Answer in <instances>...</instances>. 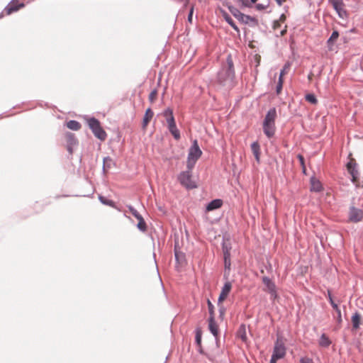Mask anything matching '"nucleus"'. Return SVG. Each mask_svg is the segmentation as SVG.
I'll use <instances>...</instances> for the list:
<instances>
[{
	"label": "nucleus",
	"instance_id": "obj_37",
	"mask_svg": "<svg viewBox=\"0 0 363 363\" xmlns=\"http://www.w3.org/2000/svg\"><path fill=\"white\" fill-rule=\"evenodd\" d=\"M157 91L156 89L152 90L149 95V100L152 102L156 99Z\"/></svg>",
	"mask_w": 363,
	"mask_h": 363
},
{
	"label": "nucleus",
	"instance_id": "obj_30",
	"mask_svg": "<svg viewBox=\"0 0 363 363\" xmlns=\"http://www.w3.org/2000/svg\"><path fill=\"white\" fill-rule=\"evenodd\" d=\"M99 201H100L102 203H104V204H105V205H107V206H113V204H114V203H113V201L112 200H109V199H108L105 198V197H104V196H99Z\"/></svg>",
	"mask_w": 363,
	"mask_h": 363
},
{
	"label": "nucleus",
	"instance_id": "obj_19",
	"mask_svg": "<svg viewBox=\"0 0 363 363\" xmlns=\"http://www.w3.org/2000/svg\"><path fill=\"white\" fill-rule=\"evenodd\" d=\"M23 4L16 5L13 2H11L4 9L6 14L9 15L13 12L17 11L20 8L23 7Z\"/></svg>",
	"mask_w": 363,
	"mask_h": 363
},
{
	"label": "nucleus",
	"instance_id": "obj_2",
	"mask_svg": "<svg viewBox=\"0 0 363 363\" xmlns=\"http://www.w3.org/2000/svg\"><path fill=\"white\" fill-rule=\"evenodd\" d=\"M277 110L275 108H271L267 113L263 121V132L264 135L271 138L274 135L276 127L275 120L277 118Z\"/></svg>",
	"mask_w": 363,
	"mask_h": 363
},
{
	"label": "nucleus",
	"instance_id": "obj_38",
	"mask_svg": "<svg viewBox=\"0 0 363 363\" xmlns=\"http://www.w3.org/2000/svg\"><path fill=\"white\" fill-rule=\"evenodd\" d=\"M298 158L301 165L302 166L303 172L305 173L306 167H305V164H304V157L301 155H298Z\"/></svg>",
	"mask_w": 363,
	"mask_h": 363
},
{
	"label": "nucleus",
	"instance_id": "obj_28",
	"mask_svg": "<svg viewBox=\"0 0 363 363\" xmlns=\"http://www.w3.org/2000/svg\"><path fill=\"white\" fill-rule=\"evenodd\" d=\"M305 99L308 102L312 104H316L318 103V100L313 94H306Z\"/></svg>",
	"mask_w": 363,
	"mask_h": 363
},
{
	"label": "nucleus",
	"instance_id": "obj_48",
	"mask_svg": "<svg viewBox=\"0 0 363 363\" xmlns=\"http://www.w3.org/2000/svg\"><path fill=\"white\" fill-rule=\"evenodd\" d=\"M174 255H175V259L179 261V259H180V257L182 256V253H179V252H177V250H175V252H174Z\"/></svg>",
	"mask_w": 363,
	"mask_h": 363
},
{
	"label": "nucleus",
	"instance_id": "obj_51",
	"mask_svg": "<svg viewBox=\"0 0 363 363\" xmlns=\"http://www.w3.org/2000/svg\"><path fill=\"white\" fill-rule=\"evenodd\" d=\"M275 1L279 6H281L283 4V3L286 1V0H275Z\"/></svg>",
	"mask_w": 363,
	"mask_h": 363
},
{
	"label": "nucleus",
	"instance_id": "obj_8",
	"mask_svg": "<svg viewBox=\"0 0 363 363\" xmlns=\"http://www.w3.org/2000/svg\"><path fill=\"white\" fill-rule=\"evenodd\" d=\"M128 207L131 214L138 220V223L137 225L138 228L142 232L146 231L147 225L143 216L132 206H128Z\"/></svg>",
	"mask_w": 363,
	"mask_h": 363
},
{
	"label": "nucleus",
	"instance_id": "obj_10",
	"mask_svg": "<svg viewBox=\"0 0 363 363\" xmlns=\"http://www.w3.org/2000/svg\"><path fill=\"white\" fill-rule=\"evenodd\" d=\"M201 155L202 151L198 145V142L196 140H194L193 141L192 145L189 148L188 157L189 159H193L197 161Z\"/></svg>",
	"mask_w": 363,
	"mask_h": 363
},
{
	"label": "nucleus",
	"instance_id": "obj_14",
	"mask_svg": "<svg viewBox=\"0 0 363 363\" xmlns=\"http://www.w3.org/2000/svg\"><path fill=\"white\" fill-rule=\"evenodd\" d=\"M231 288H232V284L230 282L227 281L225 283L224 286H223V288L221 289L220 296L218 299V303H221L227 298V296H228V294L231 290Z\"/></svg>",
	"mask_w": 363,
	"mask_h": 363
},
{
	"label": "nucleus",
	"instance_id": "obj_35",
	"mask_svg": "<svg viewBox=\"0 0 363 363\" xmlns=\"http://www.w3.org/2000/svg\"><path fill=\"white\" fill-rule=\"evenodd\" d=\"M225 269L230 270V257H223Z\"/></svg>",
	"mask_w": 363,
	"mask_h": 363
},
{
	"label": "nucleus",
	"instance_id": "obj_52",
	"mask_svg": "<svg viewBox=\"0 0 363 363\" xmlns=\"http://www.w3.org/2000/svg\"><path fill=\"white\" fill-rule=\"evenodd\" d=\"M286 33V26H285L284 29H283L280 31V35L283 36Z\"/></svg>",
	"mask_w": 363,
	"mask_h": 363
},
{
	"label": "nucleus",
	"instance_id": "obj_3",
	"mask_svg": "<svg viewBox=\"0 0 363 363\" xmlns=\"http://www.w3.org/2000/svg\"><path fill=\"white\" fill-rule=\"evenodd\" d=\"M226 6L233 16L240 22L244 24H249L251 26H258V20L256 18L242 13L230 4H226Z\"/></svg>",
	"mask_w": 363,
	"mask_h": 363
},
{
	"label": "nucleus",
	"instance_id": "obj_53",
	"mask_svg": "<svg viewBox=\"0 0 363 363\" xmlns=\"http://www.w3.org/2000/svg\"><path fill=\"white\" fill-rule=\"evenodd\" d=\"M286 67H287V65H285L284 69H281V72H280L279 74H281L282 77L285 74V69H286Z\"/></svg>",
	"mask_w": 363,
	"mask_h": 363
},
{
	"label": "nucleus",
	"instance_id": "obj_32",
	"mask_svg": "<svg viewBox=\"0 0 363 363\" xmlns=\"http://www.w3.org/2000/svg\"><path fill=\"white\" fill-rule=\"evenodd\" d=\"M208 313L210 316L214 318V306L209 299L207 300Z\"/></svg>",
	"mask_w": 363,
	"mask_h": 363
},
{
	"label": "nucleus",
	"instance_id": "obj_13",
	"mask_svg": "<svg viewBox=\"0 0 363 363\" xmlns=\"http://www.w3.org/2000/svg\"><path fill=\"white\" fill-rule=\"evenodd\" d=\"M363 217V212L362 210L351 207L350 210V220L353 222H359Z\"/></svg>",
	"mask_w": 363,
	"mask_h": 363
},
{
	"label": "nucleus",
	"instance_id": "obj_47",
	"mask_svg": "<svg viewBox=\"0 0 363 363\" xmlns=\"http://www.w3.org/2000/svg\"><path fill=\"white\" fill-rule=\"evenodd\" d=\"M230 26L237 32V33H239L240 32V30L238 28V27L235 25V22L233 21L232 22V24H230Z\"/></svg>",
	"mask_w": 363,
	"mask_h": 363
},
{
	"label": "nucleus",
	"instance_id": "obj_43",
	"mask_svg": "<svg viewBox=\"0 0 363 363\" xmlns=\"http://www.w3.org/2000/svg\"><path fill=\"white\" fill-rule=\"evenodd\" d=\"M282 87H283L282 84L277 83V86H276V92L277 94H279L281 93Z\"/></svg>",
	"mask_w": 363,
	"mask_h": 363
},
{
	"label": "nucleus",
	"instance_id": "obj_42",
	"mask_svg": "<svg viewBox=\"0 0 363 363\" xmlns=\"http://www.w3.org/2000/svg\"><path fill=\"white\" fill-rule=\"evenodd\" d=\"M166 121H167V123L168 124V126L170 125V124L176 123L175 121H174V116H171V117H169V118H166Z\"/></svg>",
	"mask_w": 363,
	"mask_h": 363
},
{
	"label": "nucleus",
	"instance_id": "obj_46",
	"mask_svg": "<svg viewBox=\"0 0 363 363\" xmlns=\"http://www.w3.org/2000/svg\"><path fill=\"white\" fill-rule=\"evenodd\" d=\"M193 12H194V8L191 7V9H190V11H189V13L188 15V21L191 23V21H192V16H193Z\"/></svg>",
	"mask_w": 363,
	"mask_h": 363
},
{
	"label": "nucleus",
	"instance_id": "obj_56",
	"mask_svg": "<svg viewBox=\"0 0 363 363\" xmlns=\"http://www.w3.org/2000/svg\"><path fill=\"white\" fill-rule=\"evenodd\" d=\"M220 315H222L223 313H224V308H220Z\"/></svg>",
	"mask_w": 363,
	"mask_h": 363
},
{
	"label": "nucleus",
	"instance_id": "obj_44",
	"mask_svg": "<svg viewBox=\"0 0 363 363\" xmlns=\"http://www.w3.org/2000/svg\"><path fill=\"white\" fill-rule=\"evenodd\" d=\"M281 27V23L279 21H274L273 23V28L277 30Z\"/></svg>",
	"mask_w": 363,
	"mask_h": 363
},
{
	"label": "nucleus",
	"instance_id": "obj_50",
	"mask_svg": "<svg viewBox=\"0 0 363 363\" xmlns=\"http://www.w3.org/2000/svg\"><path fill=\"white\" fill-rule=\"evenodd\" d=\"M286 20V16L284 14H281L278 20L280 23L284 22Z\"/></svg>",
	"mask_w": 363,
	"mask_h": 363
},
{
	"label": "nucleus",
	"instance_id": "obj_11",
	"mask_svg": "<svg viewBox=\"0 0 363 363\" xmlns=\"http://www.w3.org/2000/svg\"><path fill=\"white\" fill-rule=\"evenodd\" d=\"M66 141H67V150L69 154H72L73 147L78 144V141L74 136V134L72 133H66Z\"/></svg>",
	"mask_w": 363,
	"mask_h": 363
},
{
	"label": "nucleus",
	"instance_id": "obj_18",
	"mask_svg": "<svg viewBox=\"0 0 363 363\" xmlns=\"http://www.w3.org/2000/svg\"><path fill=\"white\" fill-rule=\"evenodd\" d=\"M223 201L221 199H214L206 206V211H211L218 209L221 207Z\"/></svg>",
	"mask_w": 363,
	"mask_h": 363
},
{
	"label": "nucleus",
	"instance_id": "obj_1",
	"mask_svg": "<svg viewBox=\"0 0 363 363\" xmlns=\"http://www.w3.org/2000/svg\"><path fill=\"white\" fill-rule=\"evenodd\" d=\"M235 76L233 62L231 55L226 59V65L218 72L217 82L222 86L231 87Z\"/></svg>",
	"mask_w": 363,
	"mask_h": 363
},
{
	"label": "nucleus",
	"instance_id": "obj_25",
	"mask_svg": "<svg viewBox=\"0 0 363 363\" xmlns=\"http://www.w3.org/2000/svg\"><path fill=\"white\" fill-rule=\"evenodd\" d=\"M352 327L354 329H358L360 325V315L356 312L352 316Z\"/></svg>",
	"mask_w": 363,
	"mask_h": 363
},
{
	"label": "nucleus",
	"instance_id": "obj_7",
	"mask_svg": "<svg viewBox=\"0 0 363 363\" xmlns=\"http://www.w3.org/2000/svg\"><path fill=\"white\" fill-rule=\"evenodd\" d=\"M336 11L338 16L342 19L347 18V13L345 9V4L342 0H328Z\"/></svg>",
	"mask_w": 363,
	"mask_h": 363
},
{
	"label": "nucleus",
	"instance_id": "obj_41",
	"mask_svg": "<svg viewBox=\"0 0 363 363\" xmlns=\"http://www.w3.org/2000/svg\"><path fill=\"white\" fill-rule=\"evenodd\" d=\"M300 362L301 363H313L312 359L308 358V357H302L300 359Z\"/></svg>",
	"mask_w": 363,
	"mask_h": 363
},
{
	"label": "nucleus",
	"instance_id": "obj_20",
	"mask_svg": "<svg viewBox=\"0 0 363 363\" xmlns=\"http://www.w3.org/2000/svg\"><path fill=\"white\" fill-rule=\"evenodd\" d=\"M153 115H154V113L150 108H147L146 110V112L144 116L143 121V127L144 128L147 125L148 123L152 118Z\"/></svg>",
	"mask_w": 363,
	"mask_h": 363
},
{
	"label": "nucleus",
	"instance_id": "obj_55",
	"mask_svg": "<svg viewBox=\"0 0 363 363\" xmlns=\"http://www.w3.org/2000/svg\"><path fill=\"white\" fill-rule=\"evenodd\" d=\"M181 2H184L185 5H186L189 3V0H179Z\"/></svg>",
	"mask_w": 363,
	"mask_h": 363
},
{
	"label": "nucleus",
	"instance_id": "obj_34",
	"mask_svg": "<svg viewBox=\"0 0 363 363\" xmlns=\"http://www.w3.org/2000/svg\"><path fill=\"white\" fill-rule=\"evenodd\" d=\"M230 247L228 246L225 243L223 244V257H230Z\"/></svg>",
	"mask_w": 363,
	"mask_h": 363
},
{
	"label": "nucleus",
	"instance_id": "obj_5",
	"mask_svg": "<svg viewBox=\"0 0 363 363\" xmlns=\"http://www.w3.org/2000/svg\"><path fill=\"white\" fill-rule=\"evenodd\" d=\"M178 180L180 184L188 189H192L196 187L195 182L192 180V174L190 171H184L178 176Z\"/></svg>",
	"mask_w": 363,
	"mask_h": 363
},
{
	"label": "nucleus",
	"instance_id": "obj_45",
	"mask_svg": "<svg viewBox=\"0 0 363 363\" xmlns=\"http://www.w3.org/2000/svg\"><path fill=\"white\" fill-rule=\"evenodd\" d=\"M266 6L262 4H256V9L258 10V11H262V10H264V9H266Z\"/></svg>",
	"mask_w": 363,
	"mask_h": 363
},
{
	"label": "nucleus",
	"instance_id": "obj_39",
	"mask_svg": "<svg viewBox=\"0 0 363 363\" xmlns=\"http://www.w3.org/2000/svg\"><path fill=\"white\" fill-rule=\"evenodd\" d=\"M237 1L241 4L243 7H250V4L248 0H237Z\"/></svg>",
	"mask_w": 363,
	"mask_h": 363
},
{
	"label": "nucleus",
	"instance_id": "obj_49",
	"mask_svg": "<svg viewBox=\"0 0 363 363\" xmlns=\"http://www.w3.org/2000/svg\"><path fill=\"white\" fill-rule=\"evenodd\" d=\"M279 359V358L274 357L273 355H272L269 363H277V361Z\"/></svg>",
	"mask_w": 363,
	"mask_h": 363
},
{
	"label": "nucleus",
	"instance_id": "obj_21",
	"mask_svg": "<svg viewBox=\"0 0 363 363\" xmlns=\"http://www.w3.org/2000/svg\"><path fill=\"white\" fill-rule=\"evenodd\" d=\"M238 336L243 341L246 342L247 340V332H246V326L244 324H242L238 330Z\"/></svg>",
	"mask_w": 363,
	"mask_h": 363
},
{
	"label": "nucleus",
	"instance_id": "obj_17",
	"mask_svg": "<svg viewBox=\"0 0 363 363\" xmlns=\"http://www.w3.org/2000/svg\"><path fill=\"white\" fill-rule=\"evenodd\" d=\"M251 150L255 157L256 161L260 162V146L258 142H254L251 144Z\"/></svg>",
	"mask_w": 363,
	"mask_h": 363
},
{
	"label": "nucleus",
	"instance_id": "obj_23",
	"mask_svg": "<svg viewBox=\"0 0 363 363\" xmlns=\"http://www.w3.org/2000/svg\"><path fill=\"white\" fill-rule=\"evenodd\" d=\"M168 129L176 140H179L180 138V133L177 128L176 123L170 124V125L168 126Z\"/></svg>",
	"mask_w": 363,
	"mask_h": 363
},
{
	"label": "nucleus",
	"instance_id": "obj_40",
	"mask_svg": "<svg viewBox=\"0 0 363 363\" xmlns=\"http://www.w3.org/2000/svg\"><path fill=\"white\" fill-rule=\"evenodd\" d=\"M195 340H196V342L197 345H200L201 344V335L199 333V331H198L196 334V337H195Z\"/></svg>",
	"mask_w": 363,
	"mask_h": 363
},
{
	"label": "nucleus",
	"instance_id": "obj_33",
	"mask_svg": "<svg viewBox=\"0 0 363 363\" xmlns=\"http://www.w3.org/2000/svg\"><path fill=\"white\" fill-rule=\"evenodd\" d=\"M221 13H222V16L223 17V18L225 19V21L230 25V24H232V22L233 21V20L232 19V18L230 16V15L224 11H221Z\"/></svg>",
	"mask_w": 363,
	"mask_h": 363
},
{
	"label": "nucleus",
	"instance_id": "obj_16",
	"mask_svg": "<svg viewBox=\"0 0 363 363\" xmlns=\"http://www.w3.org/2000/svg\"><path fill=\"white\" fill-rule=\"evenodd\" d=\"M208 329L211 331V333L213 334V335L216 337V339H217L218 335V325L215 321V318L209 317V318H208Z\"/></svg>",
	"mask_w": 363,
	"mask_h": 363
},
{
	"label": "nucleus",
	"instance_id": "obj_24",
	"mask_svg": "<svg viewBox=\"0 0 363 363\" xmlns=\"http://www.w3.org/2000/svg\"><path fill=\"white\" fill-rule=\"evenodd\" d=\"M113 164V160L110 157H104L103 160V172L106 173L107 169H110Z\"/></svg>",
	"mask_w": 363,
	"mask_h": 363
},
{
	"label": "nucleus",
	"instance_id": "obj_26",
	"mask_svg": "<svg viewBox=\"0 0 363 363\" xmlns=\"http://www.w3.org/2000/svg\"><path fill=\"white\" fill-rule=\"evenodd\" d=\"M67 127L72 130H78L81 128V124L74 120H70L67 123Z\"/></svg>",
	"mask_w": 363,
	"mask_h": 363
},
{
	"label": "nucleus",
	"instance_id": "obj_27",
	"mask_svg": "<svg viewBox=\"0 0 363 363\" xmlns=\"http://www.w3.org/2000/svg\"><path fill=\"white\" fill-rule=\"evenodd\" d=\"M330 344L331 341L328 337L324 333L322 334L319 340V345L322 347H328Z\"/></svg>",
	"mask_w": 363,
	"mask_h": 363
},
{
	"label": "nucleus",
	"instance_id": "obj_36",
	"mask_svg": "<svg viewBox=\"0 0 363 363\" xmlns=\"http://www.w3.org/2000/svg\"><path fill=\"white\" fill-rule=\"evenodd\" d=\"M163 116L167 118L169 117H171V116H173V111L171 108H167L166 110H164V113H163Z\"/></svg>",
	"mask_w": 363,
	"mask_h": 363
},
{
	"label": "nucleus",
	"instance_id": "obj_6",
	"mask_svg": "<svg viewBox=\"0 0 363 363\" xmlns=\"http://www.w3.org/2000/svg\"><path fill=\"white\" fill-rule=\"evenodd\" d=\"M286 354V347L282 340L277 337V341L274 343V350L272 355L274 357L282 359Z\"/></svg>",
	"mask_w": 363,
	"mask_h": 363
},
{
	"label": "nucleus",
	"instance_id": "obj_15",
	"mask_svg": "<svg viewBox=\"0 0 363 363\" xmlns=\"http://www.w3.org/2000/svg\"><path fill=\"white\" fill-rule=\"evenodd\" d=\"M328 298L330 303L331 304L333 308L335 311L337 313L336 320L338 324H340L342 321V315H341V311L340 308L338 307L337 304L333 301L330 294H328Z\"/></svg>",
	"mask_w": 363,
	"mask_h": 363
},
{
	"label": "nucleus",
	"instance_id": "obj_54",
	"mask_svg": "<svg viewBox=\"0 0 363 363\" xmlns=\"http://www.w3.org/2000/svg\"><path fill=\"white\" fill-rule=\"evenodd\" d=\"M278 83H281L282 84L284 83V79H283V77L281 76V74H279Z\"/></svg>",
	"mask_w": 363,
	"mask_h": 363
},
{
	"label": "nucleus",
	"instance_id": "obj_29",
	"mask_svg": "<svg viewBox=\"0 0 363 363\" xmlns=\"http://www.w3.org/2000/svg\"><path fill=\"white\" fill-rule=\"evenodd\" d=\"M311 190L313 191L318 192L321 190V184L319 182L312 181Z\"/></svg>",
	"mask_w": 363,
	"mask_h": 363
},
{
	"label": "nucleus",
	"instance_id": "obj_4",
	"mask_svg": "<svg viewBox=\"0 0 363 363\" xmlns=\"http://www.w3.org/2000/svg\"><path fill=\"white\" fill-rule=\"evenodd\" d=\"M88 125L94 136L104 141L106 140L107 134L101 128L100 122L95 118H91L88 120Z\"/></svg>",
	"mask_w": 363,
	"mask_h": 363
},
{
	"label": "nucleus",
	"instance_id": "obj_57",
	"mask_svg": "<svg viewBox=\"0 0 363 363\" xmlns=\"http://www.w3.org/2000/svg\"><path fill=\"white\" fill-rule=\"evenodd\" d=\"M252 3H255L257 0H250Z\"/></svg>",
	"mask_w": 363,
	"mask_h": 363
},
{
	"label": "nucleus",
	"instance_id": "obj_31",
	"mask_svg": "<svg viewBox=\"0 0 363 363\" xmlns=\"http://www.w3.org/2000/svg\"><path fill=\"white\" fill-rule=\"evenodd\" d=\"M196 162V160H193V159H189V157H187V164H186L187 170L186 171H190V172H191V170L194 168Z\"/></svg>",
	"mask_w": 363,
	"mask_h": 363
},
{
	"label": "nucleus",
	"instance_id": "obj_9",
	"mask_svg": "<svg viewBox=\"0 0 363 363\" xmlns=\"http://www.w3.org/2000/svg\"><path fill=\"white\" fill-rule=\"evenodd\" d=\"M262 282L266 287L265 290L270 294L271 298L275 299L277 297V294L274 283L267 277H262Z\"/></svg>",
	"mask_w": 363,
	"mask_h": 363
},
{
	"label": "nucleus",
	"instance_id": "obj_22",
	"mask_svg": "<svg viewBox=\"0 0 363 363\" xmlns=\"http://www.w3.org/2000/svg\"><path fill=\"white\" fill-rule=\"evenodd\" d=\"M339 33L337 30H334L329 39L327 41L328 47L329 50H332V46L333 45L334 42L338 38Z\"/></svg>",
	"mask_w": 363,
	"mask_h": 363
},
{
	"label": "nucleus",
	"instance_id": "obj_12",
	"mask_svg": "<svg viewBox=\"0 0 363 363\" xmlns=\"http://www.w3.org/2000/svg\"><path fill=\"white\" fill-rule=\"evenodd\" d=\"M347 168L348 170V172L352 177V182L353 183L356 182L359 177V172L357 169V165L356 163H354L352 162H350L347 164Z\"/></svg>",
	"mask_w": 363,
	"mask_h": 363
}]
</instances>
